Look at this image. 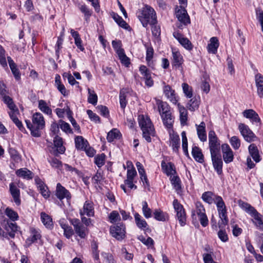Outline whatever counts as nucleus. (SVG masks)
I'll list each match as a JSON object with an SVG mask.
<instances>
[{"label": "nucleus", "instance_id": "1", "mask_svg": "<svg viewBox=\"0 0 263 263\" xmlns=\"http://www.w3.org/2000/svg\"><path fill=\"white\" fill-rule=\"evenodd\" d=\"M137 16L144 27L148 24L154 25L157 22L154 9L148 5H145L137 12Z\"/></svg>", "mask_w": 263, "mask_h": 263}, {"label": "nucleus", "instance_id": "2", "mask_svg": "<svg viewBox=\"0 0 263 263\" xmlns=\"http://www.w3.org/2000/svg\"><path fill=\"white\" fill-rule=\"evenodd\" d=\"M27 127L30 129L32 136H41V130L45 125V122L43 115L40 112H35L32 115V123L29 120H26Z\"/></svg>", "mask_w": 263, "mask_h": 263}, {"label": "nucleus", "instance_id": "3", "mask_svg": "<svg viewBox=\"0 0 263 263\" xmlns=\"http://www.w3.org/2000/svg\"><path fill=\"white\" fill-rule=\"evenodd\" d=\"M238 205L240 208L253 218L252 221L255 226L258 229L263 231V215L259 213L254 207L247 202L239 200Z\"/></svg>", "mask_w": 263, "mask_h": 263}, {"label": "nucleus", "instance_id": "4", "mask_svg": "<svg viewBox=\"0 0 263 263\" xmlns=\"http://www.w3.org/2000/svg\"><path fill=\"white\" fill-rule=\"evenodd\" d=\"M139 124L143 132V138L148 142H151V137L155 135L154 126L147 116L143 115L139 116Z\"/></svg>", "mask_w": 263, "mask_h": 263}, {"label": "nucleus", "instance_id": "5", "mask_svg": "<svg viewBox=\"0 0 263 263\" xmlns=\"http://www.w3.org/2000/svg\"><path fill=\"white\" fill-rule=\"evenodd\" d=\"M200 221V224L203 227L208 225L209 220L205 214V210L200 202H196L195 203V208L192 211V217L193 219L196 220L197 217Z\"/></svg>", "mask_w": 263, "mask_h": 263}, {"label": "nucleus", "instance_id": "6", "mask_svg": "<svg viewBox=\"0 0 263 263\" xmlns=\"http://www.w3.org/2000/svg\"><path fill=\"white\" fill-rule=\"evenodd\" d=\"M215 204L216 205L219 216L220 218V221L218 222L219 227L223 229L228 222L226 206L221 197H218Z\"/></svg>", "mask_w": 263, "mask_h": 263}, {"label": "nucleus", "instance_id": "7", "mask_svg": "<svg viewBox=\"0 0 263 263\" xmlns=\"http://www.w3.org/2000/svg\"><path fill=\"white\" fill-rule=\"evenodd\" d=\"M173 205L176 213V217L181 226H184L186 221V215L183 206L176 199L173 202Z\"/></svg>", "mask_w": 263, "mask_h": 263}, {"label": "nucleus", "instance_id": "8", "mask_svg": "<svg viewBox=\"0 0 263 263\" xmlns=\"http://www.w3.org/2000/svg\"><path fill=\"white\" fill-rule=\"evenodd\" d=\"M238 129L246 141L251 142L255 140L256 137L248 126L245 124L240 123L238 126Z\"/></svg>", "mask_w": 263, "mask_h": 263}, {"label": "nucleus", "instance_id": "9", "mask_svg": "<svg viewBox=\"0 0 263 263\" xmlns=\"http://www.w3.org/2000/svg\"><path fill=\"white\" fill-rule=\"evenodd\" d=\"M110 232L112 237L118 240H122L125 237V228L121 223L111 226L110 228Z\"/></svg>", "mask_w": 263, "mask_h": 263}, {"label": "nucleus", "instance_id": "10", "mask_svg": "<svg viewBox=\"0 0 263 263\" xmlns=\"http://www.w3.org/2000/svg\"><path fill=\"white\" fill-rule=\"evenodd\" d=\"M212 164L217 173L220 175L222 173V160L220 152L211 153Z\"/></svg>", "mask_w": 263, "mask_h": 263}, {"label": "nucleus", "instance_id": "11", "mask_svg": "<svg viewBox=\"0 0 263 263\" xmlns=\"http://www.w3.org/2000/svg\"><path fill=\"white\" fill-rule=\"evenodd\" d=\"M209 141L210 153L220 152V143L213 130H210L209 133Z\"/></svg>", "mask_w": 263, "mask_h": 263}, {"label": "nucleus", "instance_id": "12", "mask_svg": "<svg viewBox=\"0 0 263 263\" xmlns=\"http://www.w3.org/2000/svg\"><path fill=\"white\" fill-rule=\"evenodd\" d=\"M173 36L185 49L189 51L193 49V45L191 42L182 34L178 32H175L173 33Z\"/></svg>", "mask_w": 263, "mask_h": 263}, {"label": "nucleus", "instance_id": "13", "mask_svg": "<svg viewBox=\"0 0 263 263\" xmlns=\"http://www.w3.org/2000/svg\"><path fill=\"white\" fill-rule=\"evenodd\" d=\"M176 17L178 20L184 25L190 23L189 16L185 9V7H180V8L176 11Z\"/></svg>", "mask_w": 263, "mask_h": 263}, {"label": "nucleus", "instance_id": "14", "mask_svg": "<svg viewBox=\"0 0 263 263\" xmlns=\"http://www.w3.org/2000/svg\"><path fill=\"white\" fill-rule=\"evenodd\" d=\"M9 192L16 205H20L21 203L20 190L17 185L13 182L10 183L9 184Z\"/></svg>", "mask_w": 263, "mask_h": 263}, {"label": "nucleus", "instance_id": "15", "mask_svg": "<svg viewBox=\"0 0 263 263\" xmlns=\"http://www.w3.org/2000/svg\"><path fill=\"white\" fill-rule=\"evenodd\" d=\"M163 92L167 99L173 104H178V98L175 90L168 85L163 87Z\"/></svg>", "mask_w": 263, "mask_h": 263}, {"label": "nucleus", "instance_id": "16", "mask_svg": "<svg viewBox=\"0 0 263 263\" xmlns=\"http://www.w3.org/2000/svg\"><path fill=\"white\" fill-rule=\"evenodd\" d=\"M55 195L60 200H62L64 198H66L67 200H69L71 198V194L70 192L60 183H58L57 184Z\"/></svg>", "mask_w": 263, "mask_h": 263}, {"label": "nucleus", "instance_id": "17", "mask_svg": "<svg viewBox=\"0 0 263 263\" xmlns=\"http://www.w3.org/2000/svg\"><path fill=\"white\" fill-rule=\"evenodd\" d=\"M223 153V158L226 163L233 161L234 159L233 152L229 145L227 144H222L221 146Z\"/></svg>", "mask_w": 263, "mask_h": 263}, {"label": "nucleus", "instance_id": "18", "mask_svg": "<svg viewBox=\"0 0 263 263\" xmlns=\"http://www.w3.org/2000/svg\"><path fill=\"white\" fill-rule=\"evenodd\" d=\"M80 215H86L88 217L93 216L94 208L92 202L87 200L84 204L83 207L80 211Z\"/></svg>", "mask_w": 263, "mask_h": 263}, {"label": "nucleus", "instance_id": "19", "mask_svg": "<svg viewBox=\"0 0 263 263\" xmlns=\"http://www.w3.org/2000/svg\"><path fill=\"white\" fill-rule=\"evenodd\" d=\"M161 165L163 173L167 176L170 177L176 174L175 167L172 162L166 163L164 161H162Z\"/></svg>", "mask_w": 263, "mask_h": 263}, {"label": "nucleus", "instance_id": "20", "mask_svg": "<svg viewBox=\"0 0 263 263\" xmlns=\"http://www.w3.org/2000/svg\"><path fill=\"white\" fill-rule=\"evenodd\" d=\"M5 229L8 233V235L12 238L15 237V233L19 231V227L16 223L8 220L5 226Z\"/></svg>", "mask_w": 263, "mask_h": 263}, {"label": "nucleus", "instance_id": "21", "mask_svg": "<svg viewBox=\"0 0 263 263\" xmlns=\"http://www.w3.org/2000/svg\"><path fill=\"white\" fill-rule=\"evenodd\" d=\"M257 93L260 98H263V76L257 73L255 76Z\"/></svg>", "mask_w": 263, "mask_h": 263}, {"label": "nucleus", "instance_id": "22", "mask_svg": "<svg viewBox=\"0 0 263 263\" xmlns=\"http://www.w3.org/2000/svg\"><path fill=\"white\" fill-rule=\"evenodd\" d=\"M35 181L40 193L45 198H48L50 196V192L47 186L39 178H35Z\"/></svg>", "mask_w": 263, "mask_h": 263}, {"label": "nucleus", "instance_id": "23", "mask_svg": "<svg viewBox=\"0 0 263 263\" xmlns=\"http://www.w3.org/2000/svg\"><path fill=\"white\" fill-rule=\"evenodd\" d=\"M242 114L245 117L249 119L252 123H259L260 121L258 114L253 109L245 110Z\"/></svg>", "mask_w": 263, "mask_h": 263}, {"label": "nucleus", "instance_id": "24", "mask_svg": "<svg viewBox=\"0 0 263 263\" xmlns=\"http://www.w3.org/2000/svg\"><path fill=\"white\" fill-rule=\"evenodd\" d=\"M30 232V236L26 239V243L28 245H31L41 238L40 232L35 229L31 228Z\"/></svg>", "mask_w": 263, "mask_h": 263}, {"label": "nucleus", "instance_id": "25", "mask_svg": "<svg viewBox=\"0 0 263 263\" xmlns=\"http://www.w3.org/2000/svg\"><path fill=\"white\" fill-rule=\"evenodd\" d=\"M179 112V118L180 123L182 125H184L187 120V111L186 109L180 103L176 104Z\"/></svg>", "mask_w": 263, "mask_h": 263}, {"label": "nucleus", "instance_id": "26", "mask_svg": "<svg viewBox=\"0 0 263 263\" xmlns=\"http://www.w3.org/2000/svg\"><path fill=\"white\" fill-rule=\"evenodd\" d=\"M219 43L217 37H212L210 39V43L208 44L207 48L209 53L215 54L217 51Z\"/></svg>", "mask_w": 263, "mask_h": 263}, {"label": "nucleus", "instance_id": "27", "mask_svg": "<svg viewBox=\"0 0 263 263\" xmlns=\"http://www.w3.org/2000/svg\"><path fill=\"white\" fill-rule=\"evenodd\" d=\"M218 197H220V196L215 195L211 192H204L202 195L203 200L209 204L215 203Z\"/></svg>", "mask_w": 263, "mask_h": 263}, {"label": "nucleus", "instance_id": "28", "mask_svg": "<svg viewBox=\"0 0 263 263\" xmlns=\"http://www.w3.org/2000/svg\"><path fill=\"white\" fill-rule=\"evenodd\" d=\"M2 98L3 101L7 104L10 109V111L8 112L9 115H10V113L18 112V109L14 104L12 98L8 96L4 97Z\"/></svg>", "mask_w": 263, "mask_h": 263}, {"label": "nucleus", "instance_id": "29", "mask_svg": "<svg viewBox=\"0 0 263 263\" xmlns=\"http://www.w3.org/2000/svg\"><path fill=\"white\" fill-rule=\"evenodd\" d=\"M249 152L252 159L256 162H259L261 159L257 146L254 144H251L248 147Z\"/></svg>", "mask_w": 263, "mask_h": 263}, {"label": "nucleus", "instance_id": "30", "mask_svg": "<svg viewBox=\"0 0 263 263\" xmlns=\"http://www.w3.org/2000/svg\"><path fill=\"white\" fill-rule=\"evenodd\" d=\"M197 132L198 138L201 141L206 140V135L205 132V124L203 122L200 123L199 125H196Z\"/></svg>", "mask_w": 263, "mask_h": 263}, {"label": "nucleus", "instance_id": "31", "mask_svg": "<svg viewBox=\"0 0 263 263\" xmlns=\"http://www.w3.org/2000/svg\"><path fill=\"white\" fill-rule=\"evenodd\" d=\"M200 98L194 97L191 98L186 104V108L191 111H194L198 109Z\"/></svg>", "mask_w": 263, "mask_h": 263}, {"label": "nucleus", "instance_id": "32", "mask_svg": "<svg viewBox=\"0 0 263 263\" xmlns=\"http://www.w3.org/2000/svg\"><path fill=\"white\" fill-rule=\"evenodd\" d=\"M170 146L174 152L177 153L180 147V138L178 135H172L170 136Z\"/></svg>", "mask_w": 263, "mask_h": 263}, {"label": "nucleus", "instance_id": "33", "mask_svg": "<svg viewBox=\"0 0 263 263\" xmlns=\"http://www.w3.org/2000/svg\"><path fill=\"white\" fill-rule=\"evenodd\" d=\"M192 154L195 160L199 163H202L204 161L203 155L201 150L197 146H194L192 148Z\"/></svg>", "mask_w": 263, "mask_h": 263}, {"label": "nucleus", "instance_id": "34", "mask_svg": "<svg viewBox=\"0 0 263 263\" xmlns=\"http://www.w3.org/2000/svg\"><path fill=\"white\" fill-rule=\"evenodd\" d=\"M8 62L9 63L11 70L16 80H18L21 78L20 71L16 67L15 63L10 57H8Z\"/></svg>", "mask_w": 263, "mask_h": 263}, {"label": "nucleus", "instance_id": "35", "mask_svg": "<svg viewBox=\"0 0 263 263\" xmlns=\"http://www.w3.org/2000/svg\"><path fill=\"white\" fill-rule=\"evenodd\" d=\"M53 143L54 146L57 148V152L59 154H63L65 151V148L63 146V142L62 138L56 136L54 138Z\"/></svg>", "mask_w": 263, "mask_h": 263}, {"label": "nucleus", "instance_id": "36", "mask_svg": "<svg viewBox=\"0 0 263 263\" xmlns=\"http://www.w3.org/2000/svg\"><path fill=\"white\" fill-rule=\"evenodd\" d=\"M163 123L166 128L171 129L173 127V123L174 122L173 118L172 116L171 112L167 114L163 115L161 116Z\"/></svg>", "mask_w": 263, "mask_h": 263}, {"label": "nucleus", "instance_id": "37", "mask_svg": "<svg viewBox=\"0 0 263 263\" xmlns=\"http://www.w3.org/2000/svg\"><path fill=\"white\" fill-rule=\"evenodd\" d=\"M16 174L17 176L26 179H30L33 177L32 173L26 168H22L17 170Z\"/></svg>", "mask_w": 263, "mask_h": 263}, {"label": "nucleus", "instance_id": "38", "mask_svg": "<svg viewBox=\"0 0 263 263\" xmlns=\"http://www.w3.org/2000/svg\"><path fill=\"white\" fill-rule=\"evenodd\" d=\"M157 104L161 116L171 112L170 107L166 103L158 100Z\"/></svg>", "mask_w": 263, "mask_h": 263}, {"label": "nucleus", "instance_id": "39", "mask_svg": "<svg viewBox=\"0 0 263 263\" xmlns=\"http://www.w3.org/2000/svg\"><path fill=\"white\" fill-rule=\"evenodd\" d=\"M38 107L43 113L49 116L52 115V109L49 107L45 101L40 100L39 101Z\"/></svg>", "mask_w": 263, "mask_h": 263}, {"label": "nucleus", "instance_id": "40", "mask_svg": "<svg viewBox=\"0 0 263 263\" xmlns=\"http://www.w3.org/2000/svg\"><path fill=\"white\" fill-rule=\"evenodd\" d=\"M55 85L59 91L64 96L68 95V92L65 86L61 82V77L57 74L55 77Z\"/></svg>", "mask_w": 263, "mask_h": 263}, {"label": "nucleus", "instance_id": "41", "mask_svg": "<svg viewBox=\"0 0 263 263\" xmlns=\"http://www.w3.org/2000/svg\"><path fill=\"white\" fill-rule=\"evenodd\" d=\"M173 64L175 66L179 67L183 63V58L179 52L175 50H173Z\"/></svg>", "mask_w": 263, "mask_h": 263}, {"label": "nucleus", "instance_id": "42", "mask_svg": "<svg viewBox=\"0 0 263 263\" xmlns=\"http://www.w3.org/2000/svg\"><path fill=\"white\" fill-rule=\"evenodd\" d=\"M75 145L77 149L83 150L84 148H86V146L88 145V143L83 137L77 136L75 138Z\"/></svg>", "mask_w": 263, "mask_h": 263}, {"label": "nucleus", "instance_id": "43", "mask_svg": "<svg viewBox=\"0 0 263 263\" xmlns=\"http://www.w3.org/2000/svg\"><path fill=\"white\" fill-rule=\"evenodd\" d=\"M121 133L117 128H113L108 132L107 136V140L108 142H111L115 139H119L121 137Z\"/></svg>", "mask_w": 263, "mask_h": 263}, {"label": "nucleus", "instance_id": "44", "mask_svg": "<svg viewBox=\"0 0 263 263\" xmlns=\"http://www.w3.org/2000/svg\"><path fill=\"white\" fill-rule=\"evenodd\" d=\"M4 212L11 221H15L18 219L19 216L17 213L12 209L7 207Z\"/></svg>", "mask_w": 263, "mask_h": 263}, {"label": "nucleus", "instance_id": "45", "mask_svg": "<svg viewBox=\"0 0 263 263\" xmlns=\"http://www.w3.org/2000/svg\"><path fill=\"white\" fill-rule=\"evenodd\" d=\"M88 91V98L87 101L89 103L96 105L98 102V96L94 90L89 88H87Z\"/></svg>", "mask_w": 263, "mask_h": 263}, {"label": "nucleus", "instance_id": "46", "mask_svg": "<svg viewBox=\"0 0 263 263\" xmlns=\"http://www.w3.org/2000/svg\"><path fill=\"white\" fill-rule=\"evenodd\" d=\"M41 218L42 223L47 228L51 229L52 227V218L45 213H41Z\"/></svg>", "mask_w": 263, "mask_h": 263}, {"label": "nucleus", "instance_id": "47", "mask_svg": "<svg viewBox=\"0 0 263 263\" xmlns=\"http://www.w3.org/2000/svg\"><path fill=\"white\" fill-rule=\"evenodd\" d=\"M134 216L136 223L139 228L144 229L147 228V222L144 219L141 218V216L138 213H135Z\"/></svg>", "mask_w": 263, "mask_h": 263}, {"label": "nucleus", "instance_id": "48", "mask_svg": "<svg viewBox=\"0 0 263 263\" xmlns=\"http://www.w3.org/2000/svg\"><path fill=\"white\" fill-rule=\"evenodd\" d=\"M127 91L125 89H122L120 92V105L123 109H124L126 106L127 101L126 98L127 97Z\"/></svg>", "mask_w": 263, "mask_h": 263}, {"label": "nucleus", "instance_id": "49", "mask_svg": "<svg viewBox=\"0 0 263 263\" xmlns=\"http://www.w3.org/2000/svg\"><path fill=\"white\" fill-rule=\"evenodd\" d=\"M18 112H14L10 113L9 116L13 122L15 123V124L17 126V127L19 128L20 130L23 132L25 130L24 127H23L22 122L18 120L17 117V115H18Z\"/></svg>", "mask_w": 263, "mask_h": 263}, {"label": "nucleus", "instance_id": "50", "mask_svg": "<svg viewBox=\"0 0 263 263\" xmlns=\"http://www.w3.org/2000/svg\"><path fill=\"white\" fill-rule=\"evenodd\" d=\"M154 218L158 221H164L168 217L166 213L160 210H156L154 213Z\"/></svg>", "mask_w": 263, "mask_h": 263}, {"label": "nucleus", "instance_id": "51", "mask_svg": "<svg viewBox=\"0 0 263 263\" xmlns=\"http://www.w3.org/2000/svg\"><path fill=\"white\" fill-rule=\"evenodd\" d=\"M112 17L120 27L125 29L128 27V24L118 14L113 13Z\"/></svg>", "mask_w": 263, "mask_h": 263}, {"label": "nucleus", "instance_id": "52", "mask_svg": "<svg viewBox=\"0 0 263 263\" xmlns=\"http://www.w3.org/2000/svg\"><path fill=\"white\" fill-rule=\"evenodd\" d=\"M74 230L78 235L81 238H85L88 234V229L83 224L76 228Z\"/></svg>", "mask_w": 263, "mask_h": 263}, {"label": "nucleus", "instance_id": "53", "mask_svg": "<svg viewBox=\"0 0 263 263\" xmlns=\"http://www.w3.org/2000/svg\"><path fill=\"white\" fill-rule=\"evenodd\" d=\"M117 54H118L121 63L125 66L128 67L130 64V60L126 55L124 50L122 51H119V53Z\"/></svg>", "mask_w": 263, "mask_h": 263}, {"label": "nucleus", "instance_id": "54", "mask_svg": "<svg viewBox=\"0 0 263 263\" xmlns=\"http://www.w3.org/2000/svg\"><path fill=\"white\" fill-rule=\"evenodd\" d=\"M60 223L62 228L64 230V235L66 238H69L73 234V231L71 227L63 223L61 221H60Z\"/></svg>", "mask_w": 263, "mask_h": 263}, {"label": "nucleus", "instance_id": "55", "mask_svg": "<svg viewBox=\"0 0 263 263\" xmlns=\"http://www.w3.org/2000/svg\"><path fill=\"white\" fill-rule=\"evenodd\" d=\"M170 180L172 184L176 190H179L181 189V181L179 177L176 175L170 176Z\"/></svg>", "mask_w": 263, "mask_h": 263}, {"label": "nucleus", "instance_id": "56", "mask_svg": "<svg viewBox=\"0 0 263 263\" xmlns=\"http://www.w3.org/2000/svg\"><path fill=\"white\" fill-rule=\"evenodd\" d=\"M106 156L104 154L97 155L95 158V163L99 167H102L105 164Z\"/></svg>", "mask_w": 263, "mask_h": 263}, {"label": "nucleus", "instance_id": "57", "mask_svg": "<svg viewBox=\"0 0 263 263\" xmlns=\"http://www.w3.org/2000/svg\"><path fill=\"white\" fill-rule=\"evenodd\" d=\"M125 185L127 186L130 189L133 188L136 189L137 186L134 184V180L126 178L124 181V184H121L120 185L121 188L124 191V192L127 193L128 192L126 189Z\"/></svg>", "mask_w": 263, "mask_h": 263}, {"label": "nucleus", "instance_id": "58", "mask_svg": "<svg viewBox=\"0 0 263 263\" xmlns=\"http://www.w3.org/2000/svg\"><path fill=\"white\" fill-rule=\"evenodd\" d=\"M142 212L146 218H149L152 217V211L148 207L147 203L145 201L142 202Z\"/></svg>", "mask_w": 263, "mask_h": 263}, {"label": "nucleus", "instance_id": "59", "mask_svg": "<svg viewBox=\"0 0 263 263\" xmlns=\"http://www.w3.org/2000/svg\"><path fill=\"white\" fill-rule=\"evenodd\" d=\"M182 87L185 96L188 98H191L193 96V90L192 87L185 83L182 84Z\"/></svg>", "mask_w": 263, "mask_h": 263}, {"label": "nucleus", "instance_id": "60", "mask_svg": "<svg viewBox=\"0 0 263 263\" xmlns=\"http://www.w3.org/2000/svg\"><path fill=\"white\" fill-rule=\"evenodd\" d=\"M182 136V147L184 154L186 156L189 155L187 150V139L186 136L185 132H182L181 133Z\"/></svg>", "mask_w": 263, "mask_h": 263}, {"label": "nucleus", "instance_id": "61", "mask_svg": "<svg viewBox=\"0 0 263 263\" xmlns=\"http://www.w3.org/2000/svg\"><path fill=\"white\" fill-rule=\"evenodd\" d=\"M59 125L61 129L66 133L71 134L72 133L70 125L68 123L60 120L59 121Z\"/></svg>", "mask_w": 263, "mask_h": 263}, {"label": "nucleus", "instance_id": "62", "mask_svg": "<svg viewBox=\"0 0 263 263\" xmlns=\"http://www.w3.org/2000/svg\"><path fill=\"white\" fill-rule=\"evenodd\" d=\"M230 143L235 149H238L240 146V140L237 136L232 137L230 139Z\"/></svg>", "mask_w": 263, "mask_h": 263}, {"label": "nucleus", "instance_id": "63", "mask_svg": "<svg viewBox=\"0 0 263 263\" xmlns=\"http://www.w3.org/2000/svg\"><path fill=\"white\" fill-rule=\"evenodd\" d=\"M127 178L129 179L134 180L135 177L137 175V172L133 165L130 167L129 165L127 166Z\"/></svg>", "mask_w": 263, "mask_h": 263}, {"label": "nucleus", "instance_id": "64", "mask_svg": "<svg viewBox=\"0 0 263 263\" xmlns=\"http://www.w3.org/2000/svg\"><path fill=\"white\" fill-rule=\"evenodd\" d=\"M256 18L260 24L261 31L263 32V11L260 9L256 10Z\"/></svg>", "mask_w": 263, "mask_h": 263}]
</instances>
